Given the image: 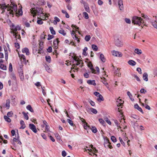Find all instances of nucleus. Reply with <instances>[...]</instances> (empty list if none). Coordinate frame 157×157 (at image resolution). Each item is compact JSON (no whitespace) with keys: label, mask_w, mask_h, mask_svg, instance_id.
Listing matches in <instances>:
<instances>
[{"label":"nucleus","mask_w":157,"mask_h":157,"mask_svg":"<svg viewBox=\"0 0 157 157\" xmlns=\"http://www.w3.org/2000/svg\"><path fill=\"white\" fill-rule=\"evenodd\" d=\"M132 22L134 24H136L139 26L141 25L142 24H144L143 19L140 17L136 16H134L132 19Z\"/></svg>","instance_id":"f257e3e1"},{"label":"nucleus","mask_w":157,"mask_h":157,"mask_svg":"<svg viewBox=\"0 0 157 157\" xmlns=\"http://www.w3.org/2000/svg\"><path fill=\"white\" fill-rule=\"evenodd\" d=\"M0 9L2 10L1 14H3L6 9H7V10H9L10 9H11V6H9V4L7 5L6 3H4L0 4Z\"/></svg>","instance_id":"f03ea898"},{"label":"nucleus","mask_w":157,"mask_h":157,"mask_svg":"<svg viewBox=\"0 0 157 157\" xmlns=\"http://www.w3.org/2000/svg\"><path fill=\"white\" fill-rule=\"evenodd\" d=\"M31 13L34 16H36L37 14L39 15L43 13L41 9L40 8H36V9H34V10H33L31 11Z\"/></svg>","instance_id":"7ed1b4c3"},{"label":"nucleus","mask_w":157,"mask_h":157,"mask_svg":"<svg viewBox=\"0 0 157 157\" xmlns=\"http://www.w3.org/2000/svg\"><path fill=\"white\" fill-rule=\"evenodd\" d=\"M111 143L109 141V139L107 138L105 140L104 143V146L106 148H109L110 149L113 148V147L110 144Z\"/></svg>","instance_id":"20e7f679"},{"label":"nucleus","mask_w":157,"mask_h":157,"mask_svg":"<svg viewBox=\"0 0 157 157\" xmlns=\"http://www.w3.org/2000/svg\"><path fill=\"white\" fill-rule=\"evenodd\" d=\"M114 40L115 44L116 46L119 47L122 46L123 44L122 43L121 41L117 37L115 38Z\"/></svg>","instance_id":"39448f33"},{"label":"nucleus","mask_w":157,"mask_h":157,"mask_svg":"<svg viewBox=\"0 0 157 157\" xmlns=\"http://www.w3.org/2000/svg\"><path fill=\"white\" fill-rule=\"evenodd\" d=\"M123 103L124 101H123L121 99L118 98L116 101V104L117 105V106H121V108H122Z\"/></svg>","instance_id":"423d86ee"},{"label":"nucleus","mask_w":157,"mask_h":157,"mask_svg":"<svg viewBox=\"0 0 157 157\" xmlns=\"http://www.w3.org/2000/svg\"><path fill=\"white\" fill-rule=\"evenodd\" d=\"M87 66L88 67L90 68L92 73L96 74V70L94 68L93 66L90 62H89L88 63Z\"/></svg>","instance_id":"0eeeda50"},{"label":"nucleus","mask_w":157,"mask_h":157,"mask_svg":"<svg viewBox=\"0 0 157 157\" xmlns=\"http://www.w3.org/2000/svg\"><path fill=\"white\" fill-rule=\"evenodd\" d=\"M29 128L34 133H36L37 131L36 129V126L33 124H30L29 125Z\"/></svg>","instance_id":"6e6552de"},{"label":"nucleus","mask_w":157,"mask_h":157,"mask_svg":"<svg viewBox=\"0 0 157 157\" xmlns=\"http://www.w3.org/2000/svg\"><path fill=\"white\" fill-rule=\"evenodd\" d=\"M86 110L89 113L91 114H96L97 113V111L95 109H86Z\"/></svg>","instance_id":"1a4fd4ad"},{"label":"nucleus","mask_w":157,"mask_h":157,"mask_svg":"<svg viewBox=\"0 0 157 157\" xmlns=\"http://www.w3.org/2000/svg\"><path fill=\"white\" fill-rule=\"evenodd\" d=\"M112 52L113 55L115 56L121 57L122 56V55L120 52L114 50L112 51Z\"/></svg>","instance_id":"9d476101"},{"label":"nucleus","mask_w":157,"mask_h":157,"mask_svg":"<svg viewBox=\"0 0 157 157\" xmlns=\"http://www.w3.org/2000/svg\"><path fill=\"white\" fill-rule=\"evenodd\" d=\"M58 38H57L56 40H54L53 42L54 48L56 49H57L58 48L57 45L59 42L58 40Z\"/></svg>","instance_id":"9b49d317"},{"label":"nucleus","mask_w":157,"mask_h":157,"mask_svg":"<svg viewBox=\"0 0 157 157\" xmlns=\"http://www.w3.org/2000/svg\"><path fill=\"white\" fill-rule=\"evenodd\" d=\"M118 5L120 10H122L123 9V5L122 0H118Z\"/></svg>","instance_id":"f8f14e48"},{"label":"nucleus","mask_w":157,"mask_h":157,"mask_svg":"<svg viewBox=\"0 0 157 157\" xmlns=\"http://www.w3.org/2000/svg\"><path fill=\"white\" fill-rule=\"evenodd\" d=\"M39 47L38 49V53H40V51L42 50L43 48V42L40 41L39 42Z\"/></svg>","instance_id":"ddd939ff"},{"label":"nucleus","mask_w":157,"mask_h":157,"mask_svg":"<svg viewBox=\"0 0 157 157\" xmlns=\"http://www.w3.org/2000/svg\"><path fill=\"white\" fill-rule=\"evenodd\" d=\"M22 51L23 53H25L27 55H29V50L27 48H23L22 50Z\"/></svg>","instance_id":"4468645a"},{"label":"nucleus","mask_w":157,"mask_h":157,"mask_svg":"<svg viewBox=\"0 0 157 157\" xmlns=\"http://www.w3.org/2000/svg\"><path fill=\"white\" fill-rule=\"evenodd\" d=\"M143 79L146 81L148 80V75L147 73L145 72L143 74Z\"/></svg>","instance_id":"2eb2a0df"},{"label":"nucleus","mask_w":157,"mask_h":157,"mask_svg":"<svg viewBox=\"0 0 157 157\" xmlns=\"http://www.w3.org/2000/svg\"><path fill=\"white\" fill-rule=\"evenodd\" d=\"M87 83L89 84L92 85L94 86L96 85L94 80H88Z\"/></svg>","instance_id":"dca6fc26"},{"label":"nucleus","mask_w":157,"mask_h":157,"mask_svg":"<svg viewBox=\"0 0 157 157\" xmlns=\"http://www.w3.org/2000/svg\"><path fill=\"white\" fill-rule=\"evenodd\" d=\"M152 24L155 28L157 29V17H155V20L154 22H152Z\"/></svg>","instance_id":"f3484780"},{"label":"nucleus","mask_w":157,"mask_h":157,"mask_svg":"<svg viewBox=\"0 0 157 157\" xmlns=\"http://www.w3.org/2000/svg\"><path fill=\"white\" fill-rule=\"evenodd\" d=\"M44 67L46 71H47L49 73H51L52 72V69L49 67L48 65H45Z\"/></svg>","instance_id":"a211bd4d"},{"label":"nucleus","mask_w":157,"mask_h":157,"mask_svg":"<svg viewBox=\"0 0 157 157\" xmlns=\"http://www.w3.org/2000/svg\"><path fill=\"white\" fill-rule=\"evenodd\" d=\"M85 10L88 12H90V10L89 7L87 4H85L84 5Z\"/></svg>","instance_id":"6ab92c4d"},{"label":"nucleus","mask_w":157,"mask_h":157,"mask_svg":"<svg viewBox=\"0 0 157 157\" xmlns=\"http://www.w3.org/2000/svg\"><path fill=\"white\" fill-rule=\"evenodd\" d=\"M128 63L129 64L132 66H134L136 64V62L132 60H129L128 62Z\"/></svg>","instance_id":"aec40b11"},{"label":"nucleus","mask_w":157,"mask_h":157,"mask_svg":"<svg viewBox=\"0 0 157 157\" xmlns=\"http://www.w3.org/2000/svg\"><path fill=\"white\" fill-rule=\"evenodd\" d=\"M20 123L21 125L20 128L24 129L25 128V125L23 121L21 120L20 121Z\"/></svg>","instance_id":"412c9836"},{"label":"nucleus","mask_w":157,"mask_h":157,"mask_svg":"<svg viewBox=\"0 0 157 157\" xmlns=\"http://www.w3.org/2000/svg\"><path fill=\"white\" fill-rule=\"evenodd\" d=\"M8 12L6 13V15L8 17L9 16V14H12V15H13L14 14V12L13 11V10H11V9H10L9 10H7Z\"/></svg>","instance_id":"4be33fe9"},{"label":"nucleus","mask_w":157,"mask_h":157,"mask_svg":"<svg viewBox=\"0 0 157 157\" xmlns=\"http://www.w3.org/2000/svg\"><path fill=\"white\" fill-rule=\"evenodd\" d=\"M12 4L13 6H11V9H13L15 12H16L17 11V5H16L14 4H13L12 3Z\"/></svg>","instance_id":"5701e85b"},{"label":"nucleus","mask_w":157,"mask_h":157,"mask_svg":"<svg viewBox=\"0 0 157 157\" xmlns=\"http://www.w3.org/2000/svg\"><path fill=\"white\" fill-rule=\"evenodd\" d=\"M98 97L97 100L99 102H100L104 100L103 98L101 95Z\"/></svg>","instance_id":"b1692460"},{"label":"nucleus","mask_w":157,"mask_h":157,"mask_svg":"<svg viewBox=\"0 0 157 157\" xmlns=\"http://www.w3.org/2000/svg\"><path fill=\"white\" fill-rule=\"evenodd\" d=\"M90 128L91 129L93 132L94 133L97 132V129L95 127L91 126V127H90Z\"/></svg>","instance_id":"393cba45"},{"label":"nucleus","mask_w":157,"mask_h":157,"mask_svg":"<svg viewBox=\"0 0 157 157\" xmlns=\"http://www.w3.org/2000/svg\"><path fill=\"white\" fill-rule=\"evenodd\" d=\"M19 57L21 59H23V61H24L26 60V58L24 55L23 54H20L19 53H18Z\"/></svg>","instance_id":"a878e982"},{"label":"nucleus","mask_w":157,"mask_h":157,"mask_svg":"<svg viewBox=\"0 0 157 157\" xmlns=\"http://www.w3.org/2000/svg\"><path fill=\"white\" fill-rule=\"evenodd\" d=\"M100 58L102 61L103 62H105V59L104 57V55L102 54H101L100 55Z\"/></svg>","instance_id":"bb28decb"},{"label":"nucleus","mask_w":157,"mask_h":157,"mask_svg":"<svg viewBox=\"0 0 157 157\" xmlns=\"http://www.w3.org/2000/svg\"><path fill=\"white\" fill-rule=\"evenodd\" d=\"M19 76L20 77V78L21 79V81H24V76L23 75V73H21L20 74H19Z\"/></svg>","instance_id":"cd10ccee"},{"label":"nucleus","mask_w":157,"mask_h":157,"mask_svg":"<svg viewBox=\"0 0 157 157\" xmlns=\"http://www.w3.org/2000/svg\"><path fill=\"white\" fill-rule=\"evenodd\" d=\"M67 121L71 126H73L75 125V124H74L72 121L71 120L68 119L67 120Z\"/></svg>","instance_id":"c85d7f7f"},{"label":"nucleus","mask_w":157,"mask_h":157,"mask_svg":"<svg viewBox=\"0 0 157 157\" xmlns=\"http://www.w3.org/2000/svg\"><path fill=\"white\" fill-rule=\"evenodd\" d=\"M9 117L6 116H4V119L6 121L8 122H11V119Z\"/></svg>","instance_id":"c756f323"},{"label":"nucleus","mask_w":157,"mask_h":157,"mask_svg":"<svg viewBox=\"0 0 157 157\" xmlns=\"http://www.w3.org/2000/svg\"><path fill=\"white\" fill-rule=\"evenodd\" d=\"M49 29L50 30V31H51V34H52L53 35H55L56 34V32L54 30L53 28L52 27H51L49 28Z\"/></svg>","instance_id":"7c9ffc66"},{"label":"nucleus","mask_w":157,"mask_h":157,"mask_svg":"<svg viewBox=\"0 0 157 157\" xmlns=\"http://www.w3.org/2000/svg\"><path fill=\"white\" fill-rule=\"evenodd\" d=\"M0 68L4 70H6L7 68L6 66L3 64H0Z\"/></svg>","instance_id":"2f4dec72"},{"label":"nucleus","mask_w":157,"mask_h":157,"mask_svg":"<svg viewBox=\"0 0 157 157\" xmlns=\"http://www.w3.org/2000/svg\"><path fill=\"white\" fill-rule=\"evenodd\" d=\"M135 52L136 53L138 54H140L142 53L141 50L138 48L135 49Z\"/></svg>","instance_id":"473e14b6"},{"label":"nucleus","mask_w":157,"mask_h":157,"mask_svg":"<svg viewBox=\"0 0 157 157\" xmlns=\"http://www.w3.org/2000/svg\"><path fill=\"white\" fill-rule=\"evenodd\" d=\"M45 59L46 61L47 62L49 63H50L51 61V58L50 56H45Z\"/></svg>","instance_id":"72a5a7b5"},{"label":"nucleus","mask_w":157,"mask_h":157,"mask_svg":"<svg viewBox=\"0 0 157 157\" xmlns=\"http://www.w3.org/2000/svg\"><path fill=\"white\" fill-rule=\"evenodd\" d=\"M102 82L106 86L108 84V83L106 81L105 78H101Z\"/></svg>","instance_id":"f704fd0d"},{"label":"nucleus","mask_w":157,"mask_h":157,"mask_svg":"<svg viewBox=\"0 0 157 157\" xmlns=\"http://www.w3.org/2000/svg\"><path fill=\"white\" fill-rule=\"evenodd\" d=\"M87 50V48L86 47H85L83 51L82 54L85 56L87 55V53L86 52Z\"/></svg>","instance_id":"c9c22d12"},{"label":"nucleus","mask_w":157,"mask_h":157,"mask_svg":"<svg viewBox=\"0 0 157 157\" xmlns=\"http://www.w3.org/2000/svg\"><path fill=\"white\" fill-rule=\"evenodd\" d=\"M22 113L24 115V118L26 120H28L29 119V117L27 115L28 113H25L24 112H22Z\"/></svg>","instance_id":"e433bc0d"},{"label":"nucleus","mask_w":157,"mask_h":157,"mask_svg":"<svg viewBox=\"0 0 157 157\" xmlns=\"http://www.w3.org/2000/svg\"><path fill=\"white\" fill-rule=\"evenodd\" d=\"M92 48L94 51H97L98 49V48L97 46L95 44H92Z\"/></svg>","instance_id":"4c0bfd02"},{"label":"nucleus","mask_w":157,"mask_h":157,"mask_svg":"<svg viewBox=\"0 0 157 157\" xmlns=\"http://www.w3.org/2000/svg\"><path fill=\"white\" fill-rule=\"evenodd\" d=\"M21 29V28L20 27L18 26H16L14 28H13V31L15 32L17 31L18 30H20Z\"/></svg>","instance_id":"58836bf2"},{"label":"nucleus","mask_w":157,"mask_h":157,"mask_svg":"<svg viewBox=\"0 0 157 157\" xmlns=\"http://www.w3.org/2000/svg\"><path fill=\"white\" fill-rule=\"evenodd\" d=\"M105 121L109 125L111 124V122L107 117H105L104 118Z\"/></svg>","instance_id":"ea45409f"},{"label":"nucleus","mask_w":157,"mask_h":157,"mask_svg":"<svg viewBox=\"0 0 157 157\" xmlns=\"http://www.w3.org/2000/svg\"><path fill=\"white\" fill-rule=\"evenodd\" d=\"M83 15L85 19H87L88 18V15L86 12H83Z\"/></svg>","instance_id":"a19ab883"},{"label":"nucleus","mask_w":157,"mask_h":157,"mask_svg":"<svg viewBox=\"0 0 157 157\" xmlns=\"http://www.w3.org/2000/svg\"><path fill=\"white\" fill-rule=\"evenodd\" d=\"M59 33L63 35V36H65L66 35V33L62 29L59 31Z\"/></svg>","instance_id":"79ce46f5"},{"label":"nucleus","mask_w":157,"mask_h":157,"mask_svg":"<svg viewBox=\"0 0 157 157\" xmlns=\"http://www.w3.org/2000/svg\"><path fill=\"white\" fill-rule=\"evenodd\" d=\"M90 126L87 125V123L85 122L84 125V128L85 129L87 130L88 128H90Z\"/></svg>","instance_id":"37998d69"},{"label":"nucleus","mask_w":157,"mask_h":157,"mask_svg":"<svg viewBox=\"0 0 157 157\" xmlns=\"http://www.w3.org/2000/svg\"><path fill=\"white\" fill-rule=\"evenodd\" d=\"M127 95L129 97L131 100L132 101H133L134 100V99H132L131 97L132 96V94H131V93L129 91H128L127 92Z\"/></svg>","instance_id":"c03bdc74"},{"label":"nucleus","mask_w":157,"mask_h":157,"mask_svg":"<svg viewBox=\"0 0 157 157\" xmlns=\"http://www.w3.org/2000/svg\"><path fill=\"white\" fill-rule=\"evenodd\" d=\"M10 101L8 99L6 101V107H10Z\"/></svg>","instance_id":"a18cd8bd"},{"label":"nucleus","mask_w":157,"mask_h":157,"mask_svg":"<svg viewBox=\"0 0 157 157\" xmlns=\"http://www.w3.org/2000/svg\"><path fill=\"white\" fill-rule=\"evenodd\" d=\"M114 123H115V124H116V125L117 126L118 128H121L120 126L119 125L120 124L118 123V122L117 120H115L114 121Z\"/></svg>","instance_id":"49530a36"},{"label":"nucleus","mask_w":157,"mask_h":157,"mask_svg":"<svg viewBox=\"0 0 157 157\" xmlns=\"http://www.w3.org/2000/svg\"><path fill=\"white\" fill-rule=\"evenodd\" d=\"M99 122L102 125H103L105 124V122L101 118H100L98 120Z\"/></svg>","instance_id":"de8ad7c7"},{"label":"nucleus","mask_w":157,"mask_h":157,"mask_svg":"<svg viewBox=\"0 0 157 157\" xmlns=\"http://www.w3.org/2000/svg\"><path fill=\"white\" fill-rule=\"evenodd\" d=\"M10 77L11 78L13 79V80H16V78L15 76V75H14V74H11L10 75Z\"/></svg>","instance_id":"09e8293b"},{"label":"nucleus","mask_w":157,"mask_h":157,"mask_svg":"<svg viewBox=\"0 0 157 157\" xmlns=\"http://www.w3.org/2000/svg\"><path fill=\"white\" fill-rule=\"evenodd\" d=\"M85 40L86 41H88L90 39V35H86L85 37Z\"/></svg>","instance_id":"8fccbe9b"},{"label":"nucleus","mask_w":157,"mask_h":157,"mask_svg":"<svg viewBox=\"0 0 157 157\" xmlns=\"http://www.w3.org/2000/svg\"><path fill=\"white\" fill-rule=\"evenodd\" d=\"M111 140L113 142H115L117 141V140L115 137L113 136H112L111 138Z\"/></svg>","instance_id":"3c124183"},{"label":"nucleus","mask_w":157,"mask_h":157,"mask_svg":"<svg viewBox=\"0 0 157 157\" xmlns=\"http://www.w3.org/2000/svg\"><path fill=\"white\" fill-rule=\"evenodd\" d=\"M79 64H80V63H79L78 62H77L76 63L72 65V66H73L74 67H73V68H71V69H73L75 68H76V67L75 65H77H77H78Z\"/></svg>","instance_id":"603ef678"},{"label":"nucleus","mask_w":157,"mask_h":157,"mask_svg":"<svg viewBox=\"0 0 157 157\" xmlns=\"http://www.w3.org/2000/svg\"><path fill=\"white\" fill-rule=\"evenodd\" d=\"M131 117L136 119H137L138 118V116L135 114H132L131 116Z\"/></svg>","instance_id":"864d4df0"},{"label":"nucleus","mask_w":157,"mask_h":157,"mask_svg":"<svg viewBox=\"0 0 157 157\" xmlns=\"http://www.w3.org/2000/svg\"><path fill=\"white\" fill-rule=\"evenodd\" d=\"M13 113L12 111L8 112L7 113V115L8 117H11L12 116Z\"/></svg>","instance_id":"5fc2aeb1"},{"label":"nucleus","mask_w":157,"mask_h":157,"mask_svg":"<svg viewBox=\"0 0 157 157\" xmlns=\"http://www.w3.org/2000/svg\"><path fill=\"white\" fill-rule=\"evenodd\" d=\"M54 37V36L53 35H51L50 34H48V38L47 39L48 40H49L52 38H53Z\"/></svg>","instance_id":"6e6d98bb"},{"label":"nucleus","mask_w":157,"mask_h":157,"mask_svg":"<svg viewBox=\"0 0 157 157\" xmlns=\"http://www.w3.org/2000/svg\"><path fill=\"white\" fill-rule=\"evenodd\" d=\"M12 100V102H13V103L15 105L16 103V101H15L16 99L13 96H12L11 97Z\"/></svg>","instance_id":"4d7b16f0"},{"label":"nucleus","mask_w":157,"mask_h":157,"mask_svg":"<svg viewBox=\"0 0 157 157\" xmlns=\"http://www.w3.org/2000/svg\"><path fill=\"white\" fill-rule=\"evenodd\" d=\"M94 94L97 97H98L101 95V94H100L99 92L96 91L94 92Z\"/></svg>","instance_id":"13d9d810"},{"label":"nucleus","mask_w":157,"mask_h":157,"mask_svg":"<svg viewBox=\"0 0 157 157\" xmlns=\"http://www.w3.org/2000/svg\"><path fill=\"white\" fill-rule=\"evenodd\" d=\"M47 52L49 53L51 52H52V47L50 46L47 49Z\"/></svg>","instance_id":"bf43d9fd"},{"label":"nucleus","mask_w":157,"mask_h":157,"mask_svg":"<svg viewBox=\"0 0 157 157\" xmlns=\"http://www.w3.org/2000/svg\"><path fill=\"white\" fill-rule=\"evenodd\" d=\"M49 126H48V125H46L45 126V132H50V130H49Z\"/></svg>","instance_id":"052dcab7"},{"label":"nucleus","mask_w":157,"mask_h":157,"mask_svg":"<svg viewBox=\"0 0 157 157\" xmlns=\"http://www.w3.org/2000/svg\"><path fill=\"white\" fill-rule=\"evenodd\" d=\"M125 21L127 23L130 24L131 23V20L129 19L126 18L125 19Z\"/></svg>","instance_id":"680f3d73"},{"label":"nucleus","mask_w":157,"mask_h":157,"mask_svg":"<svg viewBox=\"0 0 157 157\" xmlns=\"http://www.w3.org/2000/svg\"><path fill=\"white\" fill-rule=\"evenodd\" d=\"M37 22L38 24L40 25H41L43 23V22L41 19L37 20Z\"/></svg>","instance_id":"e2e57ef3"},{"label":"nucleus","mask_w":157,"mask_h":157,"mask_svg":"<svg viewBox=\"0 0 157 157\" xmlns=\"http://www.w3.org/2000/svg\"><path fill=\"white\" fill-rule=\"evenodd\" d=\"M9 70L10 71H12L13 70L12 65L11 63L9 64Z\"/></svg>","instance_id":"0e129e2a"},{"label":"nucleus","mask_w":157,"mask_h":157,"mask_svg":"<svg viewBox=\"0 0 157 157\" xmlns=\"http://www.w3.org/2000/svg\"><path fill=\"white\" fill-rule=\"evenodd\" d=\"M62 155L63 157H65L66 156L67 153L65 151H62Z\"/></svg>","instance_id":"69168bd1"},{"label":"nucleus","mask_w":157,"mask_h":157,"mask_svg":"<svg viewBox=\"0 0 157 157\" xmlns=\"http://www.w3.org/2000/svg\"><path fill=\"white\" fill-rule=\"evenodd\" d=\"M146 92V90H145L144 89H141L140 90V92L141 93L145 94Z\"/></svg>","instance_id":"338daca9"},{"label":"nucleus","mask_w":157,"mask_h":157,"mask_svg":"<svg viewBox=\"0 0 157 157\" xmlns=\"http://www.w3.org/2000/svg\"><path fill=\"white\" fill-rule=\"evenodd\" d=\"M136 71L139 73V74H141V68L140 67L137 68L136 69Z\"/></svg>","instance_id":"774afa93"}]
</instances>
